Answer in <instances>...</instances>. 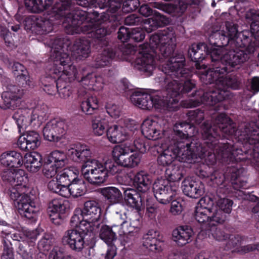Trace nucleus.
Segmentation results:
<instances>
[{
	"instance_id": "62",
	"label": "nucleus",
	"mask_w": 259,
	"mask_h": 259,
	"mask_svg": "<svg viewBox=\"0 0 259 259\" xmlns=\"http://www.w3.org/2000/svg\"><path fill=\"white\" fill-rule=\"evenodd\" d=\"M42 172L44 175L47 178H52L57 173V169L59 168L58 166L54 165L53 163L47 161V160L44 159V164L42 165Z\"/></svg>"
},
{
	"instance_id": "50",
	"label": "nucleus",
	"mask_w": 259,
	"mask_h": 259,
	"mask_svg": "<svg viewBox=\"0 0 259 259\" xmlns=\"http://www.w3.org/2000/svg\"><path fill=\"white\" fill-rule=\"evenodd\" d=\"M243 168H236L232 167L230 168L229 172L231 173V179L232 181V184L235 189L240 188H245L247 187V181L244 180V178H241L240 174L243 172Z\"/></svg>"
},
{
	"instance_id": "53",
	"label": "nucleus",
	"mask_w": 259,
	"mask_h": 259,
	"mask_svg": "<svg viewBox=\"0 0 259 259\" xmlns=\"http://www.w3.org/2000/svg\"><path fill=\"white\" fill-rule=\"evenodd\" d=\"M141 158L142 154L139 152L133 153L131 149V151L127 152L124 159L122 160L121 166L124 167H135L140 164Z\"/></svg>"
},
{
	"instance_id": "33",
	"label": "nucleus",
	"mask_w": 259,
	"mask_h": 259,
	"mask_svg": "<svg viewBox=\"0 0 259 259\" xmlns=\"http://www.w3.org/2000/svg\"><path fill=\"white\" fill-rule=\"evenodd\" d=\"M141 127L142 134L149 140L155 141L162 137L161 131L159 130V125L153 120L145 119Z\"/></svg>"
},
{
	"instance_id": "26",
	"label": "nucleus",
	"mask_w": 259,
	"mask_h": 259,
	"mask_svg": "<svg viewBox=\"0 0 259 259\" xmlns=\"http://www.w3.org/2000/svg\"><path fill=\"white\" fill-rule=\"evenodd\" d=\"M222 161L226 164L237 162L242 159L238 157L241 155L242 150L241 149L235 147L231 143H221L219 146Z\"/></svg>"
},
{
	"instance_id": "7",
	"label": "nucleus",
	"mask_w": 259,
	"mask_h": 259,
	"mask_svg": "<svg viewBox=\"0 0 259 259\" xmlns=\"http://www.w3.org/2000/svg\"><path fill=\"white\" fill-rule=\"evenodd\" d=\"M208 45L207 57H210L211 63L223 61L231 67H235L241 66V62L244 60V55L242 52H235L226 46H218L211 43Z\"/></svg>"
},
{
	"instance_id": "31",
	"label": "nucleus",
	"mask_w": 259,
	"mask_h": 259,
	"mask_svg": "<svg viewBox=\"0 0 259 259\" xmlns=\"http://www.w3.org/2000/svg\"><path fill=\"white\" fill-rule=\"evenodd\" d=\"M154 7L174 16H180L186 11L188 5L186 2L180 1L175 4L155 3Z\"/></svg>"
},
{
	"instance_id": "14",
	"label": "nucleus",
	"mask_w": 259,
	"mask_h": 259,
	"mask_svg": "<svg viewBox=\"0 0 259 259\" xmlns=\"http://www.w3.org/2000/svg\"><path fill=\"white\" fill-rule=\"evenodd\" d=\"M169 57L167 62L162 66V71L166 76H169L170 78H174L175 76H178L183 73L185 69H189L186 68V61L185 57L182 52L175 51L166 57ZM166 58V57H162Z\"/></svg>"
},
{
	"instance_id": "27",
	"label": "nucleus",
	"mask_w": 259,
	"mask_h": 259,
	"mask_svg": "<svg viewBox=\"0 0 259 259\" xmlns=\"http://www.w3.org/2000/svg\"><path fill=\"white\" fill-rule=\"evenodd\" d=\"M81 111L86 115L96 114L99 111V101L95 96H90L84 90L78 93Z\"/></svg>"
},
{
	"instance_id": "63",
	"label": "nucleus",
	"mask_w": 259,
	"mask_h": 259,
	"mask_svg": "<svg viewBox=\"0 0 259 259\" xmlns=\"http://www.w3.org/2000/svg\"><path fill=\"white\" fill-rule=\"evenodd\" d=\"M48 188L50 191L58 194L64 197H65L66 193H67L66 189L58 182L57 180L50 181L48 184Z\"/></svg>"
},
{
	"instance_id": "52",
	"label": "nucleus",
	"mask_w": 259,
	"mask_h": 259,
	"mask_svg": "<svg viewBox=\"0 0 259 259\" xmlns=\"http://www.w3.org/2000/svg\"><path fill=\"white\" fill-rule=\"evenodd\" d=\"M154 16L149 20V31L155 30L169 24V18L158 12L154 11Z\"/></svg>"
},
{
	"instance_id": "58",
	"label": "nucleus",
	"mask_w": 259,
	"mask_h": 259,
	"mask_svg": "<svg viewBox=\"0 0 259 259\" xmlns=\"http://www.w3.org/2000/svg\"><path fill=\"white\" fill-rule=\"evenodd\" d=\"M188 122L194 126L200 124L204 120V112L199 109L190 110L187 113Z\"/></svg>"
},
{
	"instance_id": "22",
	"label": "nucleus",
	"mask_w": 259,
	"mask_h": 259,
	"mask_svg": "<svg viewBox=\"0 0 259 259\" xmlns=\"http://www.w3.org/2000/svg\"><path fill=\"white\" fill-rule=\"evenodd\" d=\"M177 78H170L169 76H166L164 79L165 83L166 96L163 97L164 105L168 108L172 106L179 102L177 98L178 96L182 95L181 87H182L181 82Z\"/></svg>"
},
{
	"instance_id": "6",
	"label": "nucleus",
	"mask_w": 259,
	"mask_h": 259,
	"mask_svg": "<svg viewBox=\"0 0 259 259\" xmlns=\"http://www.w3.org/2000/svg\"><path fill=\"white\" fill-rule=\"evenodd\" d=\"M176 41L174 29L169 27L152 35L148 44L153 49L158 51L162 57H166L175 50Z\"/></svg>"
},
{
	"instance_id": "46",
	"label": "nucleus",
	"mask_w": 259,
	"mask_h": 259,
	"mask_svg": "<svg viewBox=\"0 0 259 259\" xmlns=\"http://www.w3.org/2000/svg\"><path fill=\"white\" fill-rule=\"evenodd\" d=\"M72 51L77 55V57L87 58L90 52V44L85 39H77L72 46Z\"/></svg>"
},
{
	"instance_id": "47",
	"label": "nucleus",
	"mask_w": 259,
	"mask_h": 259,
	"mask_svg": "<svg viewBox=\"0 0 259 259\" xmlns=\"http://www.w3.org/2000/svg\"><path fill=\"white\" fill-rule=\"evenodd\" d=\"M26 9L27 10L25 7H19L17 13L15 16V18L19 22L23 21L25 29L32 32L36 21L33 19V17L30 16L26 17L23 15Z\"/></svg>"
},
{
	"instance_id": "2",
	"label": "nucleus",
	"mask_w": 259,
	"mask_h": 259,
	"mask_svg": "<svg viewBox=\"0 0 259 259\" xmlns=\"http://www.w3.org/2000/svg\"><path fill=\"white\" fill-rule=\"evenodd\" d=\"M202 142H200L199 156L208 161L210 164L216 162L213 150L218 144L221 133L228 135H236V123L225 113L219 114L213 121V125L208 121H204L201 126Z\"/></svg>"
},
{
	"instance_id": "1",
	"label": "nucleus",
	"mask_w": 259,
	"mask_h": 259,
	"mask_svg": "<svg viewBox=\"0 0 259 259\" xmlns=\"http://www.w3.org/2000/svg\"><path fill=\"white\" fill-rule=\"evenodd\" d=\"M239 66L231 67L228 64L221 61L212 63L208 69L206 68L200 71V79L202 84L199 90L189 95L194 98V99L190 100V107L198 106L201 104L213 106L218 103L230 99L231 96L230 92L216 88L215 82L227 73L233 72L234 68H239Z\"/></svg>"
},
{
	"instance_id": "35",
	"label": "nucleus",
	"mask_w": 259,
	"mask_h": 259,
	"mask_svg": "<svg viewBox=\"0 0 259 259\" xmlns=\"http://www.w3.org/2000/svg\"><path fill=\"white\" fill-rule=\"evenodd\" d=\"M180 151L179 147L176 145L169 146L167 149L163 150L157 158V162L162 166H170L175 160H178V154Z\"/></svg>"
},
{
	"instance_id": "64",
	"label": "nucleus",
	"mask_w": 259,
	"mask_h": 259,
	"mask_svg": "<svg viewBox=\"0 0 259 259\" xmlns=\"http://www.w3.org/2000/svg\"><path fill=\"white\" fill-rule=\"evenodd\" d=\"M7 93L13 100H15L17 102L19 103V100L22 98L24 95V90L21 89L20 87L15 85H10L8 88V91L6 92Z\"/></svg>"
},
{
	"instance_id": "16",
	"label": "nucleus",
	"mask_w": 259,
	"mask_h": 259,
	"mask_svg": "<svg viewBox=\"0 0 259 259\" xmlns=\"http://www.w3.org/2000/svg\"><path fill=\"white\" fill-rule=\"evenodd\" d=\"M237 42L239 46L232 49L235 52L240 51L244 55V60L241 62L242 65L249 59L248 54H252L259 48V41L253 40V36L250 30H245L239 32Z\"/></svg>"
},
{
	"instance_id": "13",
	"label": "nucleus",
	"mask_w": 259,
	"mask_h": 259,
	"mask_svg": "<svg viewBox=\"0 0 259 259\" xmlns=\"http://www.w3.org/2000/svg\"><path fill=\"white\" fill-rule=\"evenodd\" d=\"M84 179L91 184L99 186L107 180V174L103 168L102 163L96 159L88 162L86 167L81 168Z\"/></svg>"
},
{
	"instance_id": "23",
	"label": "nucleus",
	"mask_w": 259,
	"mask_h": 259,
	"mask_svg": "<svg viewBox=\"0 0 259 259\" xmlns=\"http://www.w3.org/2000/svg\"><path fill=\"white\" fill-rule=\"evenodd\" d=\"M131 101L135 106L144 110H150L154 106L158 107L161 105L159 96H152L150 94L141 91H135L131 95Z\"/></svg>"
},
{
	"instance_id": "51",
	"label": "nucleus",
	"mask_w": 259,
	"mask_h": 259,
	"mask_svg": "<svg viewBox=\"0 0 259 259\" xmlns=\"http://www.w3.org/2000/svg\"><path fill=\"white\" fill-rule=\"evenodd\" d=\"M92 128L95 135L101 136L106 133V130L108 128V121L100 116H95L92 119Z\"/></svg>"
},
{
	"instance_id": "15",
	"label": "nucleus",
	"mask_w": 259,
	"mask_h": 259,
	"mask_svg": "<svg viewBox=\"0 0 259 259\" xmlns=\"http://www.w3.org/2000/svg\"><path fill=\"white\" fill-rule=\"evenodd\" d=\"M200 142L197 140L186 141H180L176 146L180 151L178 155V160L182 162L194 163L199 156Z\"/></svg>"
},
{
	"instance_id": "28",
	"label": "nucleus",
	"mask_w": 259,
	"mask_h": 259,
	"mask_svg": "<svg viewBox=\"0 0 259 259\" xmlns=\"http://www.w3.org/2000/svg\"><path fill=\"white\" fill-rule=\"evenodd\" d=\"M129 233L128 230H122V227L114 225L111 226L103 224L101 226L99 237L107 244H113L117 239V234L121 236L123 234Z\"/></svg>"
},
{
	"instance_id": "11",
	"label": "nucleus",
	"mask_w": 259,
	"mask_h": 259,
	"mask_svg": "<svg viewBox=\"0 0 259 259\" xmlns=\"http://www.w3.org/2000/svg\"><path fill=\"white\" fill-rule=\"evenodd\" d=\"M88 16L90 18L89 12H87L78 7H74L65 18L66 22L63 23L66 32L68 34L74 35L82 32L83 27L87 26L86 25H83V23Z\"/></svg>"
},
{
	"instance_id": "8",
	"label": "nucleus",
	"mask_w": 259,
	"mask_h": 259,
	"mask_svg": "<svg viewBox=\"0 0 259 259\" xmlns=\"http://www.w3.org/2000/svg\"><path fill=\"white\" fill-rule=\"evenodd\" d=\"M161 55L158 53V51L154 50L148 44L141 46L139 51V56L135 60V68L142 73L149 76L153 73L155 68V60H162Z\"/></svg>"
},
{
	"instance_id": "25",
	"label": "nucleus",
	"mask_w": 259,
	"mask_h": 259,
	"mask_svg": "<svg viewBox=\"0 0 259 259\" xmlns=\"http://www.w3.org/2000/svg\"><path fill=\"white\" fill-rule=\"evenodd\" d=\"M40 144V137L34 131H23L18 141L20 149L27 151L36 149Z\"/></svg>"
},
{
	"instance_id": "56",
	"label": "nucleus",
	"mask_w": 259,
	"mask_h": 259,
	"mask_svg": "<svg viewBox=\"0 0 259 259\" xmlns=\"http://www.w3.org/2000/svg\"><path fill=\"white\" fill-rule=\"evenodd\" d=\"M226 243L223 247L227 251L231 250L237 248L243 240V237L238 234H229Z\"/></svg>"
},
{
	"instance_id": "34",
	"label": "nucleus",
	"mask_w": 259,
	"mask_h": 259,
	"mask_svg": "<svg viewBox=\"0 0 259 259\" xmlns=\"http://www.w3.org/2000/svg\"><path fill=\"white\" fill-rule=\"evenodd\" d=\"M1 163L10 167H20L24 164V157L19 152L11 151L1 155Z\"/></svg>"
},
{
	"instance_id": "60",
	"label": "nucleus",
	"mask_w": 259,
	"mask_h": 259,
	"mask_svg": "<svg viewBox=\"0 0 259 259\" xmlns=\"http://www.w3.org/2000/svg\"><path fill=\"white\" fill-rule=\"evenodd\" d=\"M223 83L228 88L238 90L240 87L241 81L237 74L232 73L226 76L223 80Z\"/></svg>"
},
{
	"instance_id": "21",
	"label": "nucleus",
	"mask_w": 259,
	"mask_h": 259,
	"mask_svg": "<svg viewBox=\"0 0 259 259\" xmlns=\"http://www.w3.org/2000/svg\"><path fill=\"white\" fill-rule=\"evenodd\" d=\"M70 160L75 163H81V168L86 167L88 162H91L92 152L90 147L80 143L72 145L67 153Z\"/></svg>"
},
{
	"instance_id": "48",
	"label": "nucleus",
	"mask_w": 259,
	"mask_h": 259,
	"mask_svg": "<svg viewBox=\"0 0 259 259\" xmlns=\"http://www.w3.org/2000/svg\"><path fill=\"white\" fill-rule=\"evenodd\" d=\"M77 177L76 174L72 170L65 168L58 172L56 176V180L67 190Z\"/></svg>"
},
{
	"instance_id": "32",
	"label": "nucleus",
	"mask_w": 259,
	"mask_h": 259,
	"mask_svg": "<svg viewBox=\"0 0 259 259\" xmlns=\"http://www.w3.org/2000/svg\"><path fill=\"white\" fill-rule=\"evenodd\" d=\"M140 191L137 189L128 188L123 192V197L126 205L138 211L142 209V198Z\"/></svg>"
},
{
	"instance_id": "37",
	"label": "nucleus",
	"mask_w": 259,
	"mask_h": 259,
	"mask_svg": "<svg viewBox=\"0 0 259 259\" xmlns=\"http://www.w3.org/2000/svg\"><path fill=\"white\" fill-rule=\"evenodd\" d=\"M24 164L28 171L36 172L43 165L42 158L37 152L26 153L24 156Z\"/></svg>"
},
{
	"instance_id": "49",
	"label": "nucleus",
	"mask_w": 259,
	"mask_h": 259,
	"mask_svg": "<svg viewBox=\"0 0 259 259\" xmlns=\"http://www.w3.org/2000/svg\"><path fill=\"white\" fill-rule=\"evenodd\" d=\"M45 159L60 168L64 167L68 162L66 154L63 151L59 150H55L52 152Z\"/></svg>"
},
{
	"instance_id": "41",
	"label": "nucleus",
	"mask_w": 259,
	"mask_h": 259,
	"mask_svg": "<svg viewBox=\"0 0 259 259\" xmlns=\"http://www.w3.org/2000/svg\"><path fill=\"white\" fill-rule=\"evenodd\" d=\"M53 3V0H24L27 10L31 13H38L46 10Z\"/></svg>"
},
{
	"instance_id": "44",
	"label": "nucleus",
	"mask_w": 259,
	"mask_h": 259,
	"mask_svg": "<svg viewBox=\"0 0 259 259\" xmlns=\"http://www.w3.org/2000/svg\"><path fill=\"white\" fill-rule=\"evenodd\" d=\"M101 194L112 204H116L120 202L123 198L120 191L115 187H106L101 188Z\"/></svg>"
},
{
	"instance_id": "55",
	"label": "nucleus",
	"mask_w": 259,
	"mask_h": 259,
	"mask_svg": "<svg viewBox=\"0 0 259 259\" xmlns=\"http://www.w3.org/2000/svg\"><path fill=\"white\" fill-rule=\"evenodd\" d=\"M131 149L128 147L123 145L116 146L112 150V155L114 162L119 166L121 165L122 160L124 159L127 152H130Z\"/></svg>"
},
{
	"instance_id": "36",
	"label": "nucleus",
	"mask_w": 259,
	"mask_h": 259,
	"mask_svg": "<svg viewBox=\"0 0 259 259\" xmlns=\"http://www.w3.org/2000/svg\"><path fill=\"white\" fill-rule=\"evenodd\" d=\"M194 129L195 127L187 121L177 122L173 128L175 135L180 138V140H185L184 141L189 140L188 139L189 137H192Z\"/></svg>"
},
{
	"instance_id": "42",
	"label": "nucleus",
	"mask_w": 259,
	"mask_h": 259,
	"mask_svg": "<svg viewBox=\"0 0 259 259\" xmlns=\"http://www.w3.org/2000/svg\"><path fill=\"white\" fill-rule=\"evenodd\" d=\"M184 72L178 76H175L173 78H177L181 82L182 87H181L182 95L184 94H188L192 89L195 88V83L191 78L192 77V72L190 69H185L183 70Z\"/></svg>"
},
{
	"instance_id": "43",
	"label": "nucleus",
	"mask_w": 259,
	"mask_h": 259,
	"mask_svg": "<svg viewBox=\"0 0 259 259\" xmlns=\"http://www.w3.org/2000/svg\"><path fill=\"white\" fill-rule=\"evenodd\" d=\"M73 0H58L53 7L54 13L59 17H67L74 6Z\"/></svg>"
},
{
	"instance_id": "9",
	"label": "nucleus",
	"mask_w": 259,
	"mask_h": 259,
	"mask_svg": "<svg viewBox=\"0 0 259 259\" xmlns=\"http://www.w3.org/2000/svg\"><path fill=\"white\" fill-rule=\"evenodd\" d=\"M239 32L237 24L226 22L225 29L212 32L209 36L208 40L210 43L215 46H226L233 49L239 46L237 42Z\"/></svg>"
},
{
	"instance_id": "10",
	"label": "nucleus",
	"mask_w": 259,
	"mask_h": 259,
	"mask_svg": "<svg viewBox=\"0 0 259 259\" xmlns=\"http://www.w3.org/2000/svg\"><path fill=\"white\" fill-rule=\"evenodd\" d=\"M64 42L62 38L55 40L53 43L54 49V63L50 65L47 68V76L45 78V82H49L51 79H62L63 75V63H67L69 61V55L66 53L62 52L61 50L64 48Z\"/></svg>"
},
{
	"instance_id": "45",
	"label": "nucleus",
	"mask_w": 259,
	"mask_h": 259,
	"mask_svg": "<svg viewBox=\"0 0 259 259\" xmlns=\"http://www.w3.org/2000/svg\"><path fill=\"white\" fill-rule=\"evenodd\" d=\"M12 117L15 120L20 133L22 130L24 131L31 124L29 112L26 110L19 109L15 112Z\"/></svg>"
},
{
	"instance_id": "61",
	"label": "nucleus",
	"mask_w": 259,
	"mask_h": 259,
	"mask_svg": "<svg viewBox=\"0 0 259 259\" xmlns=\"http://www.w3.org/2000/svg\"><path fill=\"white\" fill-rule=\"evenodd\" d=\"M58 88V93L61 98H68L72 93L71 87L64 82L62 79H59V82L57 84Z\"/></svg>"
},
{
	"instance_id": "54",
	"label": "nucleus",
	"mask_w": 259,
	"mask_h": 259,
	"mask_svg": "<svg viewBox=\"0 0 259 259\" xmlns=\"http://www.w3.org/2000/svg\"><path fill=\"white\" fill-rule=\"evenodd\" d=\"M183 168L180 165L174 164L166 168L165 174L168 180L172 183L179 181L183 177Z\"/></svg>"
},
{
	"instance_id": "12",
	"label": "nucleus",
	"mask_w": 259,
	"mask_h": 259,
	"mask_svg": "<svg viewBox=\"0 0 259 259\" xmlns=\"http://www.w3.org/2000/svg\"><path fill=\"white\" fill-rule=\"evenodd\" d=\"M153 192L156 200L162 204H167L173 199L176 191V187L168 179L157 178L153 184Z\"/></svg>"
},
{
	"instance_id": "30",
	"label": "nucleus",
	"mask_w": 259,
	"mask_h": 259,
	"mask_svg": "<svg viewBox=\"0 0 259 259\" xmlns=\"http://www.w3.org/2000/svg\"><path fill=\"white\" fill-rule=\"evenodd\" d=\"M194 233L190 226H180L172 232V239L178 246H183L192 241Z\"/></svg>"
},
{
	"instance_id": "29",
	"label": "nucleus",
	"mask_w": 259,
	"mask_h": 259,
	"mask_svg": "<svg viewBox=\"0 0 259 259\" xmlns=\"http://www.w3.org/2000/svg\"><path fill=\"white\" fill-rule=\"evenodd\" d=\"M143 246L152 251L162 250L163 245V236L159 232L153 230H149L143 238Z\"/></svg>"
},
{
	"instance_id": "38",
	"label": "nucleus",
	"mask_w": 259,
	"mask_h": 259,
	"mask_svg": "<svg viewBox=\"0 0 259 259\" xmlns=\"http://www.w3.org/2000/svg\"><path fill=\"white\" fill-rule=\"evenodd\" d=\"M133 182L137 190L145 193L149 190L151 183V177L146 171L141 170L135 175Z\"/></svg>"
},
{
	"instance_id": "20",
	"label": "nucleus",
	"mask_w": 259,
	"mask_h": 259,
	"mask_svg": "<svg viewBox=\"0 0 259 259\" xmlns=\"http://www.w3.org/2000/svg\"><path fill=\"white\" fill-rule=\"evenodd\" d=\"M66 125L63 120L54 119L48 121L43 128L45 139L50 142H58L65 133Z\"/></svg>"
},
{
	"instance_id": "40",
	"label": "nucleus",
	"mask_w": 259,
	"mask_h": 259,
	"mask_svg": "<svg viewBox=\"0 0 259 259\" xmlns=\"http://www.w3.org/2000/svg\"><path fill=\"white\" fill-rule=\"evenodd\" d=\"M106 136L109 141L114 144L121 143L126 139L125 128L117 125L108 127Z\"/></svg>"
},
{
	"instance_id": "24",
	"label": "nucleus",
	"mask_w": 259,
	"mask_h": 259,
	"mask_svg": "<svg viewBox=\"0 0 259 259\" xmlns=\"http://www.w3.org/2000/svg\"><path fill=\"white\" fill-rule=\"evenodd\" d=\"M182 189L183 193L192 198L198 199L205 193L203 183L194 177H188L182 182Z\"/></svg>"
},
{
	"instance_id": "4",
	"label": "nucleus",
	"mask_w": 259,
	"mask_h": 259,
	"mask_svg": "<svg viewBox=\"0 0 259 259\" xmlns=\"http://www.w3.org/2000/svg\"><path fill=\"white\" fill-rule=\"evenodd\" d=\"M15 180V183L10 188V197L15 201L19 214L22 218L32 220L39 209L35 202V196L26 187L28 180L25 171L20 169L16 171Z\"/></svg>"
},
{
	"instance_id": "3",
	"label": "nucleus",
	"mask_w": 259,
	"mask_h": 259,
	"mask_svg": "<svg viewBox=\"0 0 259 259\" xmlns=\"http://www.w3.org/2000/svg\"><path fill=\"white\" fill-rule=\"evenodd\" d=\"M122 0H108L102 4L98 3L100 9L107 8L105 12L100 13L96 10H91L89 12L91 19L99 22L101 25L91 32V36L96 39V49L99 47H108L109 41L106 36L116 30L121 17L116 13L121 8Z\"/></svg>"
},
{
	"instance_id": "17",
	"label": "nucleus",
	"mask_w": 259,
	"mask_h": 259,
	"mask_svg": "<svg viewBox=\"0 0 259 259\" xmlns=\"http://www.w3.org/2000/svg\"><path fill=\"white\" fill-rule=\"evenodd\" d=\"M79 212H81L82 219L92 227L93 230L99 228L102 211L98 202L95 200L86 201Z\"/></svg>"
},
{
	"instance_id": "57",
	"label": "nucleus",
	"mask_w": 259,
	"mask_h": 259,
	"mask_svg": "<svg viewBox=\"0 0 259 259\" xmlns=\"http://www.w3.org/2000/svg\"><path fill=\"white\" fill-rule=\"evenodd\" d=\"M67 202L64 200L58 199H53L48 205L47 211L50 212H66Z\"/></svg>"
},
{
	"instance_id": "5",
	"label": "nucleus",
	"mask_w": 259,
	"mask_h": 259,
	"mask_svg": "<svg viewBox=\"0 0 259 259\" xmlns=\"http://www.w3.org/2000/svg\"><path fill=\"white\" fill-rule=\"evenodd\" d=\"M61 242L72 251L82 252L85 245L93 247L95 245L96 238L95 234L89 229L71 228L66 231Z\"/></svg>"
},
{
	"instance_id": "59",
	"label": "nucleus",
	"mask_w": 259,
	"mask_h": 259,
	"mask_svg": "<svg viewBox=\"0 0 259 259\" xmlns=\"http://www.w3.org/2000/svg\"><path fill=\"white\" fill-rule=\"evenodd\" d=\"M213 213L206 209L196 207L195 210V218L199 223H211V217Z\"/></svg>"
},
{
	"instance_id": "19",
	"label": "nucleus",
	"mask_w": 259,
	"mask_h": 259,
	"mask_svg": "<svg viewBox=\"0 0 259 259\" xmlns=\"http://www.w3.org/2000/svg\"><path fill=\"white\" fill-rule=\"evenodd\" d=\"M208 49V45L204 42L193 43L188 49L187 56L191 61L195 63L196 68L199 72L207 68L202 61L207 57Z\"/></svg>"
},
{
	"instance_id": "18",
	"label": "nucleus",
	"mask_w": 259,
	"mask_h": 259,
	"mask_svg": "<svg viewBox=\"0 0 259 259\" xmlns=\"http://www.w3.org/2000/svg\"><path fill=\"white\" fill-rule=\"evenodd\" d=\"M104 47L102 52L95 57L91 64L93 67L96 68L105 67L108 66L113 59L119 57L121 52L123 54L128 55L131 54L132 51V49L121 51L115 47Z\"/></svg>"
},
{
	"instance_id": "39",
	"label": "nucleus",
	"mask_w": 259,
	"mask_h": 259,
	"mask_svg": "<svg viewBox=\"0 0 259 259\" xmlns=\"http://www.w3.org/2000/svg\"><path fill=\"white\" fill-rule=\"evenodd\" d=\"M87 187L83 180L78 179L77 177L67 189L65 198L72 196L73 198H78L84 195L87 192Z\"/></svg>"
}]
</instances>
